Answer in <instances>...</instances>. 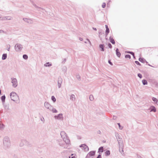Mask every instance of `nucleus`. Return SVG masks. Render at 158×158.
Returning a JSON list of instances; mask_svg holds the SVG:
<instances>
[{
  "label": "nucleus",
  "mask_w": 158,
  "mask_h": 158,
  "mask_svg": "<svg viewBox=\"0 0 158 158\" xmlns=\"http://www.w3.org/2000/svg\"><path fill=\"white\" fill-rule=\"evenodd\" d=\"M69 158H70V157H69Z\"/></svg>",
  "instance_id": "nucleus-41"
},
{
  "label": "nucleus",
  "mask_w": 158,
  "mask_h": 158,
  "mask_svg": "<svg viewBox=\"0 0 158 158\" xmlns=\"http://www.w3.org/2000/svg\"><path fill=\"white\" fill-rule=\"evenodd\" d=\"M138 76L140 78H141L142 77V75L139 73L138 74Z\"/></svg>",
  "instance_id": "nucleus-28"
},
{
  "label": "nucleus",
  "mask_w": 158,
  "mask_h": 158,
  "mask_svg": "<svg viewBox=\"0 0 158 158\" xmlns=\"http://www.w3.org/2000/svg\"><path fill=\"white\" fill-rule=\"evenodd\" d=\"M89 98L90 100H93L94 99L93 96L92 95H90Z\"/></svg>",
  "instance_id": "nucleus-20"
},
{
  "label": "nucleus",
  "mask_w": 158,
  "mask_h": 158,
  "mask_svg": "<svg viewBox=\"0 0 158 158\" xmlns=\"http://www.w3.org/2000/svg\"><path fill=\"white\" fill-rule=\"evenodd\" d=\"M97 158H101V155H99L98 156V157H97Z\"/></svg>",
  "instance_id": "nucleus-31"
},
{
  "label": "nucleus",
  "mask_w": 158,
  "mask_h": 158,
  "mask_svg": "<svg viewBox=\"0 0 158 158\" xmlns=\"http://www.w3.org/2000/svg\"><path fill=\"white\" fill-rule=\"evenodd\" d=\"M7 57V55L6 54H4L2 56V60H5L6 59Z\"/></svg>",
  "instance_id": "nucleus-12"
},
{
  "label": "nucleus",
  "mask_w": 158,
  "mask_h": 158,
  "mask_svg": "<svg viewBox=\"0 0 158 158\" xmlns=\"http://www.w3.org/2000/svg\"><path fill=\"white\" fill-rule=\"evenodd\" d=\"M106 27V35H107V34H108V33L109 32V29L108 28L107 25H105Z\"/></svg>",
  "instance_id": "nucleus-8"
},
{
  "label": "nucleus",
  "mask_w": 158,
  "mask_h": 158,
  "mask_svg": "<svg viewBox=\"0 0 158 158\" xmlns=\"http://www.w3.org/2000/svg\"><path fill=\"white\" fill-rule=\"evenodd\" d=\"M110 42L113 44H115V41H114V39H113V38L112 37H110Z\"/></svg>",
  "instance_id": "nucleus-7"
},
{
  "label": "nucleus",
  "mask_w": 158,
  "mask_h": 158,
  "mask_svg": "<svg viewBox=\"0 0 158 158\" xmlns=\"http://www.w3.org/2000/svg\"><path fill=\"white\" fill-rule=\"evenodd\" d=\"M95 154V152L94 151H92L90 152L88 154V155L89 156H94Z\"/></svg>",
  "instance_id": "nucleus-5"
},
{
  "label": "nucleus",
  "mask_w": 158,
  "mask_h": 158,
  "mask_svg": "<svg viewBox=\"0 0 158 158\" xmlns=\"http://www.w3.org/2000/svg\"><path fill=\"white\" fill-rule=\"evenodd\" d=\"M118 124L119 126V128L120 129H122L123 128V127H121V126H120V123H118Z\"/></svg>",
  "instance_id": "nucleus-24"
},
{
  "label": "nucleus",
  "mask_w": 158,
  "mask_h": 158,
  "mask_svg": "<svg viewBox=\"0 0 158 158\" xmlns=\"http://www.w3.org/2000/svg\"><path fill=\"white\" fill-rule=\"evenodd\" d=\"M55 118L57 119H61L62 118L63 116L62 114H59L58 116H55Z\"/></svg>",
  "instance_id": "nucleus-6"
},
{
  "label": "nucleus",
  "mask_w": 158,
  "mask_h": 158,
  "mask_svg": "<svg viewBox=\"0 0 158 158\" xmlns=\"http://www.w3.org/2000/svg\"><path fill=\"white\" fill-rule=\"evenodd\" d=\"M10 97L11 100L14 101H17L19 99V97L17 94L14 92L11 93Z\"/></svg>",
  "instance_id": "nucleus-1"
},
{
  "label": "nucleus",
  "mask_w": 158,
  "mask_h": 158,
  "mask_svg": "<svg viewBox=\"0 0 158 158\" xmlns=\"http://www.w3.org/2000/svg\"><path fill=\"white\" fill-rule=\"evenodd\" d=\"M69 140L68 139H67V143H69Z\"/></svg>",
  "instance_id": "nucleus-36"
},
{
  "label": "nucleus",
  "mask_w": 158,
  "mask_h": 158,
  "mask_svg": "<svg viewBox=\"0 0 158 158\" xmlns=\"http://www.w3.org/2000/svg\"><path fill=\"white\" fill-rule=\"evenodd\" d=\"M44 105L45 106L48 108H49L50 106V105H49V104L47 102H45V103H44Z\"/></svg>",
  "instance_id": "nucleus-10"
},
{
  "label": "nucleus",
  "mask_w": 158,
  "mask_h": 158,
  "mask_svg": "<svg viewBox=\"0 0 158 158\" xmlns=\"http://www.w3.org/2000/svg\"><path fill=\"white\" fill-rule=\"evenodd\" d=\"M110 152L109 150L107 151L106 152V155H110Z\"/></svg>",
  "instance_id": "nucleus-19"
},
{
  "label": "nucleus",
  "mask_w": 158,
  "mask_h": 158,
  "mask_svg": "<svg viewBox=\"0 0 158 158\" xmlns=\"http://www.w3.org/2000/svg\"><path fill=\"white\" fill-rule=\"evenodd\" d=\"M71 98H74V99L75 98V96L73 95H72L71 96Z\"/></svg>",
  "instance_id": "nucleus-30"
},
{
  "label": "nucleus",
  "mask_w": 158,
  "mask_h": 158,
  "mask_svg": "<svg viewBox=\"0 0 158 158\" xmlns=\"http://www.w3.org/2000/svg\"><path fill=\"white\" fill-rule=\"evenodd\" d=\"M125 58L130 59L131 58V56L129 55H126L125 56Z\"/></svg>",
  "instance_id": "nucleus-21"
},
{
  "label": "nucleus",
  "mask_w": 158,
  "mask_h": 158,
  "mask_svg": "<svg viewBox=\"0 0 158 158\" xmlns=\"http://www.w3.org/2000/svg\"><path fill=\"white\" fill-rule=\"evenodd\" d=\"M103 147H101L98 149V152L99 153L102 152H103Z\"/></svg>",
  "instance_id": "nucleus-11"
},
{
  "label": "nucleus",
  "mask_w": 158,
  "mask_h": 158,
  "mask_svg": "<svg viewBox=\"0 0 158 158\" xmlns=\"http://www.w3.org/2000/svg\"><path fill=\"white\" fill-rule=\"evenodd\" d=\"M152 100L154 101V102L157 103V102L158 101V100L155 98L153 97L152 98Z\"/></svg>",
  "instance_id": "nucleus-14"
},
{
  "label": "nucleus",
  "mask_w": 158,
  "mask_h": 158,
  "mask_svg": "<svg viewBox=\"0 0 158 158\" xmlns=\"http://www.w3.org/2000/svg\"><path fill=\"white\" fill-rule=\"evenodd\" d=\"M71 158H76V157L75 156H72Z\"/></svg>",
  "instance_id": "nucleus-35"
},
{
  "label": "nucleus",
  "mask_w": 158,
  "mask_h": 158,
  "mask_svg": "<svg viewBox=\"0 0 158 158\" xmlns=\"http://www.w3.org/2000/svg\"><path fill=\"white\" fill-rule=\"evenodd\" d=\"M8 18H6V17H4V18L3 19H10V18L9 17H8Z\"/></svg>",
  "instance_id": "nucleus-27"
},
{
  "label": "nucleus",
  "mask_w": 158,
  "mask_h": 158,
  "mask_svg": "<svg viewBox=\"0 0 158 158\" xmlns=\"http://www.w3.org/2000/svg\"><path fill=\"white\" fill-rule=\"evenodd\" d=\"M53 111L54 112L56 113L57 112V110L55 109H53Z\"/></svg>",
  "instance_id": "nucleus-29"
},
{
  "label": "nucleus",
  "mask_w": 158,
  "mask_h": 158,
  "mask_svg": "<svg viewBox=\"0 0 158 158\" xmlns=\"http://www.w3.org/2000/svg\"><path fill=\"white\" fill-rule=\"evenodd\" d=\"M109 63L111 65H112V63L110 61V60H109V61H108Z\"/></svg>",
  "instance_id": "nucleus-32"
},
{
  "label": "nucleus",
  "mask_w": 158,
  "mask_h": 158,
  "mask_svg": "<svg viewBox=\"0 0 158 158\" xmlns=\"http://www.w3.org/2000/svg\"><path fill=\"white\" fill-rule=\"evenodd\" d=\"M52 99L53 102H55L56 101V99L54 96L52 97Z\"/></svg>",
  "instance_id": "nucleus-17"
},
{
  "label": "nucleus",
  "mask_w": 158,
  "mask_h": 158,
  "mask_svg": "<svg viewBox=\"0 0 158 158\" xmlns=\"http://www.w3.org/2000/svg\"><path fill=\"white\" fill-rule=\"evenodd\" d=\"M151 111H153L155 112L156 111V109L154 107H153V109Z\"/></svg>",
  "instance_id": "nucleus-23"
},
{
  "label": "nucleus",
  "mask_w": 158,
  "mask_h": 158,
  "mask_svg": "<svg viewBox=\"0 0 158 158\" xmlns=\"http://www.w3.org/2000/svg\"><path fill=\"white\" fill-rule=\"evenodd\" d=\"M135 63L137 64L140 65V63L138 61H135Z\"/></svg>",
  "instance_id": "nucleus-26"
},
{
  "label": "nucleus",
  "mask_w": 158,
  "mask_h": 158,
  "mask_svg": "<svg viewBox=\"0 0 158 158\" xmlns=\"http://www.w3.org/2000/svg\"><path fill=\"white\" fill-rule=\"evenodd\" d=\"M1 90H0V94H1Z\"/></svg>",
  "instance_id": "nucleus-38"
},
{
  "label": "nucleus",
  "mask_w": 158,
  "mask_h": 158,
  "mask_svg": "<svg viewBox=\"0 0 158 158\" xmlns=\"http://www.w3.org/2000/svg\"><path fill=\"white\" fill-rule=\"evenodd\" d=\"M106 6V4L105 3H104L102 4V7L104 8H105Z\"/></svg>",
  "instance_id": "nucleus-22"
},
{
  "label": "nucleus",
  "mask_w": 158,
  "mask_h": 158,
  "mask_svg": "<svg viewBox=\"0 0 158 158\" xmlns=\"http://www.w3.org/2000/svg\"><path fill=\"white\" fill-rule=\"evenodd\" d=\"M73 154H72V155H71V156H73Z\"/></svg>",
  "instance_id": "nucleus-40"
},
{
  "label": "nucleus",
  "mask_w": 158,
  "mask_h": 158,
  "mask_svg": "<svg viewBox=\"0 0 158 158\" xmlns=\"http://www.w3.org/2000/svg\"><path fill=\"white\" fill-rule=\"evenodd\" d=\"M23 57L24 59L26 60L28 58V56L26 55H24Z\"/></svg>",
  "instance_id": "nucleus-16"
},
{
  "label": "nucleus",
  "mask_w": 158,
  "mask_h": 158,
  "mask_svg": "<svg viewBox=\"0 0 158 158\" xmlns=\"http://www.w3.org/2000/svg\"><path fill=\"white\" fill-rule=\"evenodd\" d=\"M142 83L144 85L147 84V82L146 80H143L142 81Z\"/></svg>",
  "instance_id": "nucleus-13"
},
{
  "label": "nucleus",
  "mask_w": 158,
  "mask_h": 158,
  "mask_svg": "<svg viewBox=\"0 0 158 158\" xmlns=\"http://www.w3.org/2000/svg\"><path fill=\"white\" fill-rule=\"evenodd\" d=\"M15 48L17 51H18L21 48V46L18 44H16L15 46Z\"/></svg>",
  "instance_id": "nucleus-3"
},
{
  "label": "nucleus",
  "mask_w": 158,
  "mask_h": 158,
  "mask_svg": "<svg viewBox=\"0 0 158 158\" xmlns=\"http://www.w3.org/2000/svg\"><path fill=\"white\" fill-rule=\"evenodd\" d=\"M94 30H96V28H95V29H94Z\"/></svg>",
  "instance_id": "nucleus-37"
},
{
  "label": "nucleus",
  "mask_w": 158,
  "mask_h": 158,
  "mask_svg": "<svg viewBox=\"0 0 158 158\" xmlns=\"http://www.w3.org/2000/svg\"><path fill=\"white\" fill-rule=\"evenodd\" d=\"M139 61H140V59H139Z\"/></svg>",
  "instance_id": "nucleus-39"
},
{
  "label": "nucleus",
  "mask_w": 158,
  "mask_h": 158,
  "mask_svg": "<svg viewBox=\"0 0 158 158\" xmlns=\"http://www.w3.org/2000/svg\"><path fill=\"white\" fill-rule=\"evenodd\" d=\"M12 83L13 84V85L14 87L17 86V82L16 79H13L12 80Z\"/></svg>",
  "instance_id": "nucleus-4"
},
{
  "label": "nucleus",
  "mask_w": 158,
  "mask_h": 158,
  "mask_svg": "<svg viewBox=\"0 0 158 158\" xmlns=\"http://www.w3.org/2000/svg\"><path fill=\"white\" fill-rule=\"evenodd\" d=\"M108 47H109V48H112V45H111V44H110V43H109L108 44Z\"/></svg>",
  "instance_id": "nucleus-25"
},
{
  "label": "nucleus",
  "mask_w": 158,
  "mask_h": 158,
  "mask_svg": "<svg viewBox=\"0 0 158 158\" xmlns=\"http://www.w3.org/2000/svg\"><path fill=\"white\" fill-rule=\"evenodd\" d=\"M80 147H82L83 149L85 151H88L89 150V148L88 146L85 144H82L80 146Z\"/></svg>",
  "instance_id": "nucleus-2"
},
{
  "label": "nucleus",
  "mask_w": 158,
  "mask_h": 158,
  "mask_svg": "<svg viewBox=\"0 0 158 158\" xmlns=\"http://www.w3.org/2000/svg\"><path fill=\"white\" fill-rule=\"evenodd\" d=\"M130 53L132 54V55L133 56H134V53L133 52H130Z\"/></svg>",
  "instance_id": "nucleus-34"
},
{
  "label": "nucleus",
  "mask_w": 158,
  "mask_h": 158,
  "mask_svg": "<svg viewBox=\"0 0 158 158\" xmlns=\"http://www.w3.org/2000/svg\"><path fill=\"white\" fill-rule=\"evenodd\" d=\"M100 47L101 48H102V51H104V45H100Z\"/></svg>",
  "instance_id": "nucleus-15"
},
{
  "label": "nucleus",
  "mask_w": 158,
  "mask_h": 158,
  "mask_svg": "<svg viewBox=\"0 0 158 158\" xmlns=\"http://www.w3.org/2000/svg\"><path fill=\"white\" fill-rule=\"evenodd\" d=\"M5 96H2V99H5Z\"/></svg>",
  "instance_id": "nucleus-33"
},
{
  "label": "nucleus",
  "mask_w": 158,
  "mask_h": 158,
  "mask_svg": "<svg viewBox=\"0 0 158 158\" xmlns=\"http://www.w3.org/2000/svg\"><path fill=\"white\" fill-rule=\"evenodd\" d=\"M51 65V64H50V63L49 62L45 64V66H49V65Z\"/></svg>",
  "instance_id": "nucleus-18"
},
{
  "label": "nucleus",
  "mask_w": 158,
  "mask_h": 158,
  "mask_svg": "<svg viewBox=\"0 0 158 158\" xmlns=\"http://www.w3.org/2000/svg\"><path fill=\"white\" fill-rule=\"evenodd\" d=\"M116 53L117 56L118 57H120L121 54L120 53L118 52V48L116 49Z\"/></svg>",
  "instance_id": "nucleus-9"
}]
</instances>
